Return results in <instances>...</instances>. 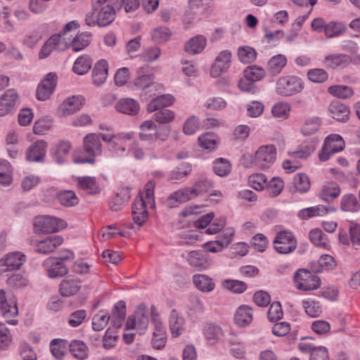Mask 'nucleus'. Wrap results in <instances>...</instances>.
Returning a JSON list of instances; mask_svg holds the SVG:
<instances>
[{
	"instance_id": "nucleus-18",
	"label": "nucleus",
	"mask_w": 360,
	"mask_h": 360,
	"mask_svg": "<svg viewBox=\"0 0 360 360\" xmlns=\"http://www.w3.org/2000/svg\"><path fill=\"white\" fill-rule=\"evenodd\" d=\"M169 326L171 334L174 338L180 336L185 331L186 320L176 309H173L169 314Z\"/></svg>"
},
{
	"instance_id": "nucleus-37",
	"label": "nucleus",
	"mask_w": 360,
	"mask_h": 360,
	"mask_svg": "<svg viewBox=\"0 0 360 360\" xmlns=\"http://www.w3.org/2000/svg\"><path fill=\"white\" fill-rule=\"evenodd\" d=\"M174 101V98L170 94L158 96L148 104L147 110L149 112H152L172 105Z\"/></svg>"
},
{
	"instance_id": "nucleus-52",
	"label": "nucleus",
	"mask_w": 360,
	"mask_h": 360,
	"mask_svg": "<svg viewBox=\"0 0 360 360\" xmlns=\"http://www.w3.org/2000/svg\"><path fill=\"white\" fill-rule=\"evenodd\" d=\"M129 198V195L127 191H122L117 193L111 198L109 202L110 210L115 212L122 210L124 207Z\"/></svg>"
},
{
	"instance_id": "nucleus-54",
	"label": "nucleus",
	"mask_w": 360,
	"mask_h": 360,
	"mask_svg": "<svg viewBox=\"0 0 360 360\" xmlns=\"http://www.w3.org/2000/svg\"><path fill=\"white\" fill-rule=\"evenodd\" d=\"M51 38L54 39L53 42L56 51H63L69 47L71 48L72 39L70 37L66 34H63L62 32H60L57 34L52 35Z\"/></svg>"
},
{
	"instance_id": "nucleus-20",
	"label": "nucleus",
	"mask_w": 360,
	"mask_h": 360,
	"mask_svg": "<svg viewBox=\"0 0 360 360\" xmlns=\"http://www.w3.org/2000/svg\"><path fill=\"white\" fill-rule=\"evenodd\" d=\"M44 266L47 269L50 278L63 276L68 272V269L61 259L49 258L44 262Z\"/></svg>"
},
{
	"instance_id": "nucleus-49",
	"label": "nucleus",
	"mask_w": 360,
	"mask_h": 360,
	"mask_svg": "<svg viewBox=\"0 0 360 360\" xmlns=\"http://www.w3.org/2000/svg\"><path fill=\"white\" fill-rule=\"evenodd\" d=\"M213 170L219 176H226L231 171V165L230 162L224 158H220L214 160Z\"/></svg>"
},
{
	"instance_id": "nucleus-56",
	"label": "nucleus",
	"mask_w": 360,
	"mask_h": 360,
	"mask_svg": "<svg viewBox=\"0 0 360 360\" xmlns=\"http://www.w3.org/2000/svg\"><path fill=\"white\" fill-rule=\"evenodd\" d=\"M110 321V316L103 311L96 314L92 319V328L95 331H101L105 328Z\"/></svg>"
},
{
	"instance_id": "nucleus-35",
	"label": "nucleus",
	"mask_w": 360,
	"mask_h": 360,
	"mask_svg": "<svg viewBox=\"0 0 360 360\" xmlns=\"http://www.w3.org/2000/svg\"><path fill=\"white\" fill-rule=\"evenodd\" d=\"M236 323L241 327L249 325L252 321V309L247 305L239 307L234 316Z\"/></svg>"
},
{
	"instance_id": "nucleus-61",
	"label": "nucleus",
	"mask_w": 360,
	"mask_h": 360,
	"mask_svg": "<svg viewBox=\"0 0 360 360\" xmlns=\"http://www.w3.org/2000/svg\"><path fill=\"white\" fill-rule=\"evenodd\" d=\"M320 126L321 120L319 117L309 118L302 128V133L304 136H311L319 129Z\"/></svg>"
},
{
	"instance_id": "nucleus-47",
	"label": "nucleus",
	"mask_w": 360,
	"mask_h": 360,
	"mask_svg": "<svg viewBox=\"0 0 360 360\" xmlns=\"http://www.w3.org/2000/svg\"><path fill=\"white\" fill-rule=\"evenodd\" d=\"M346 31L345 25L340 22L331 21L326 24L324 34L328 38L337 37Z\"/></svg>"
},
{
	"instance_id": "nucleus-28",
	"label": "nucleus",
	"mask_w": 360,
	"mask_h": 360,
	"mask_svg": "<svg viewBox=\"0 0 360 360\" xmlns=\"http://www.w3.org/2000/svg\"><path fill=\"white\" fill-rule=\"evenodd\" d=\"M203 334L207 341L215 344L221 340L224 333L221 328L214 323H207L203 326Z\"/></svg>"
},
{
	"instance_id": "nucleus-6",
	"label": "nucleus",
	"mask_w": 360,
	"mask_h": 360,
	"mask_svg": "<svg viewBox=\"0 0 360 360\" xmlns=\"http://www.w3.org/2000/svg\"><path fill=\"white\" fill-rule=\"evenodd\" d=\"M148 311L144 304H140L136 307L134 315L128 317L125 330L134 329L141 334L148 328Z\"/></svg>"
},
{
	"instance_id": "nucleus-46",
	"label": "nucleus",
	"mask_w": 360,
	"mask_h": 360,
	"mask_svg": "<svg viewBox=\"0 0 360 360\" xmlns=\"http://www.w3.org/2000/svg\"><path fill=\"white\" fill-rule=\"evenodd\" d=\"M150 315L152 319V323L154 326V336H162L166 335L165 328L164 327V324L160 317V314L158 311L155 307V306H152L150 307Z\"/></svg>"
},
{
	"instance_id": "nucleus-4",
	"label": "nucleus",
	"mask_w": 360,
	"mask_h": 360,
	"mask_svg": "<svg viewBox=\"0 0 360 360\" xmlns=\"http://www.w3.org/2000/svg\"><path fill=\"white\" fill-rule=\"evenodd\" d=\"M304 89L302 79L292 75L281 77L276 82V91L282 96H290L300 93Z\"/></svg>"
},
{
	"instance_id": "nucleus-55",
	"label": "nucleus",
	"mask_w": 360,
	"mask_h": 360,
	"mask_svg": "<svg viewBox=\"0 0 360 360\" xmlns=\"http://www.w3.org/2000/svg\"><path fill=\"white\" fill-rule=\"evenodd\" d=\"M221 285L224 288L237 294L242 293L247 289L246 283L238 280L226 279L222 282Z\"/></svg>"
},
{
	"instance_id": "nucleus-19",
	"label": "nucleus",
	"mask_w": 360,
	"mask_h": 360,
	"mask_svg": "<svg viewBox=\"0 0 360 360\" xmlns=\"http://www.w3.org/2000/svg\"><path fill=\"white\" fill-rule=\"evenodd\" d=\"M19 96L13 89L8 90L0 98V116H4L12 111L18 104Z\"/></svg>"
},
{
	"instance_id": "nucleus-25",
	"label": "nucleus",
	"mask_w": 360,
	"mask_h": 360,
	"mask_svg": "<svg viewBox=\"0 0 360 360\" xmlns=\"http://www.w3.org/2000/svg\"><path fill=\"white\" fill-rule=\"evenodd\" d=\"M286 64L287 58L283 54H277L269 60L266 71L271 77H276L281 73Z\"/></svg>"
},
{
	"instance_id": "nucleus-58",
	"label": "nucleus",
	"mask_w": 360,
	"mask_h": 360,
	"mask_svg": "<svg viewBox=\"0 0 360 360\" xmlns=\"http://www.w3.org/2000/svg\"><path fill=\"white\" fill-rule=\"evenodd\" d=\"M295 189L300 193H306L310 188L309 177L304 173L297 174L293 181Z\"/></svg>"
},
{
	"instance_id": "nucleus-53",
	"label": "nucleus",
	"mask_w": 360,
	"mask_h": 360,
	"mask_svg": "<svg viewBox=\"0 0 360 360\" xmlns=\"http://www.w3.org/2000/svg\"><path fill=\"white\" fill-rule=\"evenodd\" d=\"M328 92L340 98L345 99L350 98L354 91L352 88L345 85H335L328 88Z\"/></svg>"
},
{
	"instance_id": "nucleus-9",
	"label": "nucleus",
	"mask_w": 360,
	"mask_h": 360,
	"mask_svg": "<svg viewBox=\"0 0 360 360\" xmlns=\"http://www.w3.org/2000/svg\"><path fill=\"white\" fill-rule=\"evenodd\" d=\"M297 289L310 291L317 289L321 284L320 278L306 269H299L294 275Z\"/></svg>"
},
{
	"instance_id": "nucleus-59",
	"label": "nucleus",
	"mask_w": 360,
	"mask_h": 360,
	"mask_svg": "<svg viewBox=\"0 0 360 360\" xmlns=\"http://www.w3.org/2000/svg\"><path fill=\"white\" fill-rule=\"evenodd\" d=\"M290 107L287 103L279 102L274 104L271 108L274 117L281 120H285L289 116Z\"/></svg>"
},
{
	"instance_id": "nucleus-5",
	"label": "nucleus",
	"mask_w": 360,
	"mask_h": 360,
	"mask_svg": "<svg viewBox=\"0 0 360 360\" xmlns=\"http://www.w3.org/2000/svg\"><path fill=\"white\" fill-rule=\"evenodd\" d=\"M83 144L84 151L91 158H75V162L79 164L94 163V158L101 155L102 153V144L100 141V136L94 133L88 134L84 137Z\"/></svg>"
},
{
	"instance_id": "nucleus-27",
	"label": "nucleus",
	"mask_w": 360,
	"mask_h": 360,
	"mask_svg": "<svg viewBox=\"0 0 360 360\" xmlns=\"http://www.w3.org/2000/svg\"><path fill=\"white\" fill-rule=\"evenodd\" d=\"M126 317V305L124 302L120 301L116 303L112 310L110 319L111 324L115 328H120Z\"/></svg>"
},
{
	"instance_id": "nucleus-57",
	"label": "nucleus",
	"mask_w": 360,
	"mask_h": 360,
	"mask_svg": "<svg viewBox=\"0 0 360 360\" xmlns=\"http://www.w3.org/2000/svg\"><path fill=\"white\" fill-rule=\"evenodd\" d=\"M341 208L345 212L358 211L359 205L355 195L352 194L344 195L341 200Z\"/></svg>"
},
{
	"instance_id": "nucleus-42",
	"label": "nucleus",
	"mask_w": 360,
	"mask_h": 360,
	"mask_svg": "<svg viewBox=\"0 0 360 360\" xmlns=\"http://www.w3.org/2000/svg\"><path fill=\"white\" fill-rule=\"evenodd\" d=\"M57 198L65 207H74L79 203V198L75 193L70 190H65L58 193Z\"/></svg>"
},
{
	"instance_id": "nucleus-13",
	"label": "nucleus",
	"mask_w": 360,
	"mask_h": 360,
	"mask_svg": "<svg viewBox=\"0 0 360 360\" xmlns=\"http://www.w3.org/2000/svg\"><path fill=\"white\" fill-rule=\"evenodd\" d=\"M308 338H304L298 343L297 347L302 353L311 354L310 360H326L328 359V350L325 347H316L311 342L307 341Z\"/></svg>"
},
{
	"instance_id": "nucleus-62",
	"label": "nucleus",
	"mask_w": 360,
	"mask_h": 360,
	"mask_svg": "<svg viewBox=\"0 0 360 360\" xmlns=\"http://www.w3.org/2000/svg\"><path fill=\"white\" fill-rule=\"evenodd\" d=\"M7 284L14 288H22L29 285V279L26 274H15L8 278Z\"/></svg>"
},
{
	"instance_id": "nucleus-48",
	"label": "nucleus",
	"mask_w": 360,
	"mask_h": 360,
	"mask_svg": "<svg viewBox=\"0 0 360 360\" xmlns=\"http://www.w3.org/2000/svg\"><path fill=\"white\" fill-rule=\"evenodd\" d=\"M192 171L191 165L188 163L182 164L174 168L169 175V180L177 181L184 179L191 174Z\"/></svg>"
},
{
	"instance_id": "nucleus-60",
	"label": "nucleus",
	"mask_w": 360,
	"mask_h": 360,
	"mask_svg": "<svg viewBox=\"0 0 360 360\" xmlns=\"http://www.w3.org/2000/svg\"><path fill=\"white\" fill-rule=\"evenodd\" d=\"M91 63L89 58L83 56L78 58L73 65V71L77 75H84L91 68Z\"/></svg>"
},
{
	"instance_id": "nucleus-39",
	"label": "nucleus",
	"mask_w": 360,
	"mask_h": 360,
	"mask_svg": "<svg viewBox=\"0 0 360 360\" xmlns=\"http://www.w3.org/2000/svg\"><path fill=\"white\" fill-rule=\"evenodd\" d=\"M91 34L84 32L77 34L71 41V49L78 52L86 48L90 43Z\"/></svg>"
},
{
	"instance_id": "nucleus-64",
	"label": "nucleus",
	"mask_w": 360,
	"mask_h": 360,
	"mask_svg": "<svg viewBox=\"0 0 360 360\" xmlns=\"http://www.w3.org/2000/svg\"><path fill=\"white\" fill-rule=\"evenodd\" d=\"M308 79L314 83H323L328 78V72L321 68L311 69L307 72Z\"/></svg>"
},
{
	"instance_id": "nucleus-24",
	"label": "nucleus",
	"mask_w": 360,
	"mask_h": 360,
	"mask_svg": "<svg viewBox=\"0 0 360 360\" xmlns=\"http://www.w3.org/2000/svg\"><path fill=\"white\" fill-rule=\"evenodd\" d=\"M207 39L203 35H197L186 42L184 50L190 55H196L205 49Z\"/></svg>"
},
{
	"instance_id": "nucleus-33",
	"label": "nucleus",
	"mask_w": 360,
	"mask_h": 360,
	"mask_svg": "<svg viewBox=\"0 0 360 360\" xmlns=\"http://www.w3.org/2000/svg\"><path fill=\"white\" fill-rule=\"evenodd\" d=\"M116 110L122 113L134 115L140 110L139 103L133 98H123L120 100L115 105Z\"/></svg>"
},
{
	"instance_id": "nucleus-31",
	"label": "nucleus",
	"mask_w": 360,
	"mask_h": 360,
	"mask_svg": "<svg viewBox=\"0 0 360 360\" xmlns=\"http://www.w3.org/2000/svg\"><path fill=\"white\" fill-rule=\"evenodd\" d=\"M340 194V188L337 183L329 182L323 185L319 192V197L323 201L330 202Z\"/></svg>"
},
{
	"instance_id": "nucleus-63",
	"label": "nucleus",
	"mask_w": 360,
	"mask_h": 360,
	"mask_svg": "<svg viewBox=\"0 0 360 360\" xmlns=\"http://www.w3.org/2000/svg\"><path fill=\"white\" fill-rule=\"evenodd\" d=\"M309 236L310 240L315 245L324 248L328 247V241L321 230L319 229H313L309 232Z\"/></svg>"
},
{
	"instance_id": "nucleus-7",
	"label": "nucleus",
	"mask_w": 360,
	"mask_h": 360,
	"mask_svg": "<svg viewBox=\"0 0 360 360\" xmlns=\"http://www.w3.org/2000/svg\"><path fill=\"white\" fill-rule=\"evenodd\" d=\"M34 231L36 233L58 232L67 226L65 221L50 216L36 217L34 219Z\"/></svg>"
},
{
	"instance_id": "nucleus-45",
	"label": "nucleus",
	"mask_w": 360,
	"mask_h": 360,
	"mask_svg": "<svg viewBox=\"0 0 360 360\" xmlns=\"http://www.w3.org/2000/svg\"><path fill=\"white\" fill-rule=\"evenodd\" d=\"M67 341L61 339L53 340L50 343V350L57 359H61L67 352Z\"/></svg>"
},
{
	"instance_id": "nucleus-29",
	"label": "nucleus",
	"mask_w": 360,
	"mask_h": 360,
	"mask_svg": "<svg viewBox=\"0 0 360 360\" xmlns=\"http://www.w3.org/2000/svg\"><path fill=\"white\" fill-rule=\"evenodd\" d=\"M77 185L79 189L91 195L97 194L101 191L100 186L94 177H77Z\"/></svg>"
},
{
	"instance_id": "nucleus-38",
	"label": "nucleus",
	"mask_w": 360,
	"mask_h": 360,
	"mask_svg": "<svg viewBox=\"0 0 360 360\" xmlns=\"http://www.w3.org/2000/svg\"><path fill=\"white\" fill-rule=\"evenodd\" d=\"M70 353L79 360H84L88 356V347L86 344L79 340H73L69 344Z\"/></svg>"
},
{
	"instance_id": "nucleus-44",
	"label": "nucleus",
	"mask_w": 360,
	"mask_h": 360,
	"mask_svg": "<svg viewBox=\"0 0 360 360\" xmlns=\"http://www.w3.org/2000/svg\"><path fill=\"white\" fill-rule=\"evenodd\" d=\"M80 285L77 280H64L60 285V292L62 296L69 297L76 294Z\"/></svg>"
},
{
	"instance_id": "nucleus-10",
	"label": "nucleus",
	"mask_w": 360,
	"mask_h": 360,
	"mask_svg": "<svg viewBox=\"0 0 360 360\" xmlns=\"http://www.w3.org/2000/svg\"><path fill=\"white\" fill-rule=\"evenodd\" d=\"M26 262V256L21 252L8 253L0 259V274L19 270Z\"/></svg>"
},
{
	"instance_id": "nucleus-30",
	"label": "nucleus",
	"mask_w": 360,
	"mask_h": 360,
	"mask_svg": "<svg viewBox=\"0 0 360 360\" xmlns=\"http://www.w3.org/2000/svg\"><path fill=\"white\" fill-rule=\"evenodd\" d=\"M352 62L350 56L342 54H328L325 56L324 63L326 66L335 69L339 67H345Z\"/></svg>"
},
{
	"instance_id": "nucleus-22",
	"label": "nucleus",
	"mask_w": 360,
	"mask_h": 360,
	"mask_svg": "<svg viewBox=\"0 0 360 360\" xmlns=\"http://www.w3.org/2000/svg\"><path fill=\"white\" fill-rule=\"evenodd\" d=\"M63 243V237L60 236H51L39 241L37 245V251L41 254H49Z\"/></svg>"
},
{
	"instance_id": "nucleus-51",
	"label": "nucleus",
	"mask_w": 360,
	"mask_h": 360,
	"mask_svg": "<svg viewBox=\"0 0 360 360\" xmlns=\"http://www.w3.org/2000/svg\"><path fill=\"white\" fill-rule=\"evenodd\" d=\"M244 76L254 83L262 79L266 75V71L264 68L252 65L245 69L243 72Z\"/></svg>"
},
{
	"instance_id": "nucleus-50",
	"label": "nucleus",
	"mask_w": 360,
	"mask_h": 360,
	"mask_svg": "<svg viewBox=\"0 0 360 360\" xmlns=\"http://www.w3.org/2000/svg\"><path fill=\"white\" fill-rule=\"evenodd\" d=\"M238 56L241 63L248 64L253 62L256 59L257 52L250 46H240L238 49Z\"/></svg>"
},
{
	"instance_id": "nucleus-3",
	"label": "nucleus",
	"mask_w": 360,
	"mask_h": 360,
	"mask_svg": "<svg viewBox=\"0 0 360 360\" xmlns=\"http://www.w3.org/2000/svg\"><path fill=\"white\" fill-rule=\"evenodd\" d=\"M276 150L273 145L262 146L255 154H245L242 164L245 167H257L260 169L269 168L276 160Z\"/></svg>"
},
{
	"instance_id": "nucleus-17",
	"label": "nucleus",
	"mask_w": 360,
	"mask_h": 360,
	"mask_svg": "<svg viewBox=\"0 0 360 360\" xmlns=\"http://www.w3.org/2000/svg\"><path fill=\"white\" fill-rule=\"evenodd\" d=\"M187 261L191 266L200 271L208 269L212 264L207 253L202 250L191 251L188 255Z\"/></svg>"
},
{
	"instance_id": "nucleus-21",
	"label": "nucleus",
	"mask_w": 360,
	"mask_h": 360,
	"mask_svg": "<svg viewBox=\"0 0 360 360\" xmlns=\"http://www.w3.org/2000/svg\"><path fill=\"white\" fill-rule=\"evenodd\" d=\"M0 308L2 314L5 319H7V323L11 325H15L17 320L8 319L14 317L18 314V308L15 303L8 304L6 299L5 292L4 290H0Z\"/></svg>"
},
{
	"instance_id": "nucleus-41",
	"label": "nucleus",
	"mask_w": 360,
	"mask_h": 360,
	"mask_svg": "<svg viewBox=\"0 0 360 360\" xmlns=\"http://www.w3.org/2000/svg\"><path fill=\"white\" fill-rule=\"evenodd\" d=\"M196 197L211 191L214 188V183L206 177H200L197 179L192 186Z\"/></svg>"
},
{
	"instance_id": "nucleus-26",
	"label": "nucleus",
	"mask_w": 360,
	"mask_h": 360,
	"mask_svg": "<svg viewBox=\"0 0 360 360\" xmlns=\"http://www.w3.org/2000/svg\"><path fill=\"white\" fill-rule=\"evenodd\" d=\"M328 212H336V209L331 206L317 205L301 210L298 217L302 219H308L315 216H322Z\"/></svg>"
},
{
	"instance_id": "nucleus-1",
	"label": "nucleus",
	"mask_w": 360,
	"mask_h": 360,
	"mask_svg": "<svg viewBox=\"0 0 360 360\" xmlns=\"http://www.w3.org/2000/svg\"><path fill=\"white\" fill-rule=\"evenodd\" d=\"M124 0H96L93 9L85 17V23L89 27H105L115 18L116 12L120 11Z\"/></svg>"
},
{
	"instance_id": "nucleus-32",
	"label": "nucleus",
	"mask_w": 360,
	"mask_h": 360,
	"mask_svg": "<svg viewBox=\"0 0 360 360\" xmlns=\"http://www.w3.org/2000/svg\"><path fill=\"white\" fill-rule=\"evenodd\" d=\"M329 112L332 117L338 121L346 122L349 118V108L339 101H333L330 103Z\"/></svg>"
},
{
	"instance_id": "nucleus-43",
	"label": "nucleus",
	"mask_w": 360,
	"mask_h": 360,
	"mask_svg": "<svg viewBox=\"0 0 360 360\" xmlns=\"http://www.w3.org/2000/svg\"><path fill=\"white\" fill-rule=\"evenodd\" d=\"M13 169L11 164L6 160L0 159V185L8 186L12 181Z\"/></svg>"
},
{
	"instance_id": "nucleus-16",
	"label": "nucleus",
	"mask_w": 360,
	"mask_h": 360,
	"mask_svg": "<svg viewBox=\"0 0 360 360\" xmlns=\"http://www.w3.org/2000/svg\"><path fill=\"white\" fill-rule=\"evenodd\" d=\"M47 143L44 140H38L32 143L27 150L25 158L29 162H42L46 153Z\"/></svg>"
},
{
	"instance_id": "nucleus-34",
	"label": "nucleus",
	"mask_w": 360,
	"mask_h": 360,
	"mask_svg": "<svg viewBox=\"0 0 360 360\" xmlns=\"http://www.w3.org/2000/svg\"><path fill=\"white\" fill-rule=\"evenodd\" d=\"M71 148V143L68 141H60L53 148L52 156L55 162L58 164L64 163Z\"/></svg>"
},
{
	"instance_id": "nucleus-40",
	"label": "nucleus",
	"mask_w": 360,
	"mask_h": 360,
	"mask_svg": "<svg viewBox=\"0 0 360 360\" xmlns=\"http://www.w3.org/2000/svg\"><path fill=\"white\" fill-rule=\"evenodd\" d=\"M139 137L141 141H152L156 131V125L152 120H146L139 127Z\"/></svg>"
},
{
	"instance_id": "nucleus-36",
	"label": "nucleus",
	"mask_w": 360,
	"mask_h": 360,
	"mask_svg": "<svg viewBox=\"0 0 360 360\" xmlns=\"http://www.w3.org/2000/svg\"><path fill=\"white\" fill-rule=\"evenodd\" d=\"M195 286L201 292H210L215 288L212 278L205 274H195L193 276Z\"/></svg>"
},
{
	"instance_id": "nucleus-2",
	"label": "nucleus",
	"mask_w": 360,
	"mask_h": 360,
	"mask_svg": "<svg viewBox=\"0 0 360 360\" xmlns=\"http://www.w3.org/2000/svg\"><path fill=\"white\" fill-rule=\"evenodd\" d=\"M155 183L148 181L145 187L144 193L136 198L131 207V214L134 222L138 226L143 225L148 219V207L155 208L154 200Z\"/></svg>"
},
{
	"instance_id": "nucleus-8",
	"label": "nucleus",
	"mask_w": 360,
	"mask_h": 360,
	"mask_svg": "<svg viewBox=\"0 0 360 360\" xmlns=\"http://www.w3.org/2000/svg\"><path fill=\"white\" fill-rule=\"evenodd\" d=\"M274 248L279 254H290L296 249L297 241L291 231H283L278 232L274 238Z\"/></svg>"
},
{
	"instance_id": "nucleus-11",
	"label": "nucleus",
	"mask_w": 360,
	"mask_h": 360,
	"mask_svg": "<svg viewBox=\"0 0 360 360\" xmlns=\"http://www.w3.org/2000/svg\"><path fill=\"white\" fill-rule=\"evenodd\" d=\"M344 145V141L340 135L331 134L327 136L319 153L320 160L326 161L331 155L342 150Z\"/></svg>"
},
{
	"instance_id": "nucleus-23",
	"label": "nucleus",
	"mask_w": 360,
	"mask_h": 360,
	"mask_svg": "<svg viewBox=\"0 0 360 360\" xmlns=\"http://www.w3.org/2000/svg\"><path fill=\"white\" fill-rule=\"evenodd\" d=\"M108 75V64L105 60L98 61L92 70V80L96 86L103 84Z\"/></svg>"
},
{
	"instance_id": "nucleus-14",
	"label": "nucleus",
	"mask_w": 360,
	"mask_h": 360,
	"mask_svg": "<svg viewBox=\"0 0 360 360\" xmlns=\"http://www.w3.org/2000/svg\"><path fill=\"white\" fill-rule=\"evenodd\" d=\"M85 98L80 95L72 96L66 98L58 107L60 116H68L79 111L84 104Z\"/></svg>"
},
{
	"instance_id": "nucleus-15",
	"label": "nucleus",
	"mask_w": 360,
	"mask_h": 360,
	"mask_svg": "<svg viewBox=\"0 0 360 360\" xmlns=\"http://www.w3.org/2000/svg\"><path fill=\"white\" fill-rule=\"evenodd\" d=\"M57 82V76L55 73L47 74L45 78L38 85L37 98L40 101H46L53 93Z\"/></svg>"
},
{
	"instance_id": "nucleus-12",
	"label": "nucleus",
	"mask_w": 360,
	"mask_h": 360,
	"mask_svg": "<svg viewBox=\"0 0 360 360\" xmlns=\"http://www.w3.org/2000/svg\"><path fill=\"white\" fill-rule=\"evenodd\" d=\"M232 53L229 50L220 51L217 56L214 62L210 68V76L213 78L219 77L226 72L231 67Z\"/></svg>"
}]
</instances>
